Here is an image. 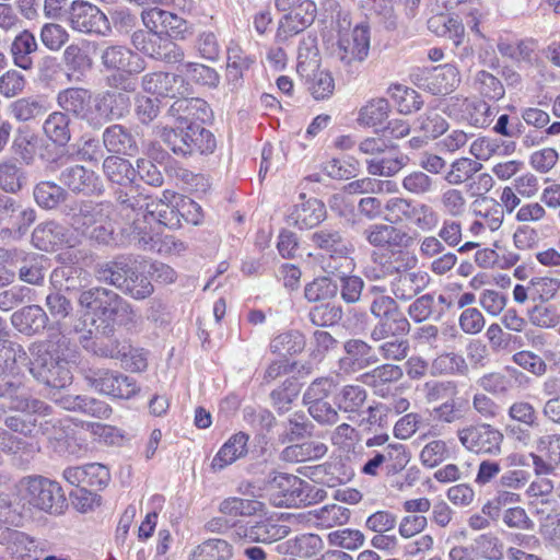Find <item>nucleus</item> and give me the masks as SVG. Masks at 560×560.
I'll return each mask as SVG.
<instances>
[{
  "mask_svg": "<svg viewBox=\"0 0 560 560\" xmlns=\"http://www.w3.org/2000/svg\"><path fill=\"white\" fill-rule=\"evenodd\" d=\"M101 61L106 70L118 71L129 75L141 73L145 69L144 59L122 45L106 47L102 51Z\"/></svg>",
  "mask_w": 560,
  "mask_h": 560,
  "instance_id": "nucleus-16",
  "label": "nucleus"
},
{
  "mask_svg": "<svg viewBox=\"0 0 560 560\" xmlns=\"http://www.w3.org/2000/svg\"><path fill=\"white\" fill-rule=\"evenodd\" d=\"M411 82L432 95H445L453 92L460 82L458 69L450 63L417 69L410 74Z\"/></svg>",
  "mask_w": 560,
  "mask_h": 560,
  "instance_id": "nucleus-11",
  "label": "nucleus"
},
{
  "mask_svg": "<svg viewBox=\"0 0 560 560\" xmlns=\"http://www.w3.org/2000/svg\"><path fill=\"white\" fill-rule=\"evenodd\" d=\"M32 243L44 252H54L63 245L72 246L67 237V229L55 221L39 223L32 233Z\"/></svg>",
  "mask_w": 560,
  "mask_h": 560,
  "instance_id": "nucleus-26",
  "label": "nucleus"
},
{
  "mask_svg": "<svg viewBox=\"0 0 560 560\" xmlns=\"http://www.w3.org/2000/svg\"><path fill=\"white\" fill-rule=\"evenodd\" d=\"M482 164L470 158L462 156L455 159L448 170L445 172L443 178L451 186H459L469 183L476 174L482 168Z\"/></svg>",
  "mask_w": 560,
  "mask_h": 560,
  "instance_id": "nucleus-41",
  "label": "nucleus"
},
{
  "mask_svg": "<svg viewBox=\"0 0 560 560\" xmlns=\"http://www.w3.org/2000/svg\"><path fill=\"white\" fill-rule=\"evenodd\" d=\"M328 451V447L318 441H308L302 444L287 446L282 456L285 460L291 462H307L323 458Z\"/></svg>",
  "mask_w": 560,
  "mask_h": 560,
  "instance_id": "nucleus-55",
  "label": "nucleus"
},
{
  "mask_svg": "<svg viewBox=\"0 0 560 560\" xmlns=\"http://www.w3.org/2000/svg\"><path fill=\"white\" fill-rule=\"evenodd\" d=\"M179 214L177 205L171 206L162 199L145 202L144 217L168 229L180 228Z\"/></svg>",
  "mask_w": 560,
  "mask_h": 560,
  "instance_id": "nucleus-43",
  "label": "nucleus"
},
{
  "mask_svg": "<svg viewBox=\"0 0 560 560\" xmlns=\"http://www.w3.org/2000/svg\"><path fill=\"white\" fill-rule=\"evenodd\" d=\"M407 155L399 152L395 144L394 150H388L386 154L377 158L366 159V171L373 176L392 177L398 174L408 163Z\"/></svg>",
  "mask_w": 560,
  "mask_h": 560,
  "instance_id": "nucleus-31",
  "label": "nucleus"
},
{
  "mask_svg": "<svg viewBox=\"0 0 560 560\" xmlns=\"http://www.w3.org/2000/svg\"><path fill=\"white\" fill-rule=\"evenodd\" d=\"M114 213V207L110 202H83L79 211L72 215L71 224L75 231L83 236L88 235V231L93 229L102 220Z\"/></svg>",
  "mask_w": 560,
  "mask_h": 560,
  "instance_id": "nucleus-25",
  "label": "nucleus"
},
{
  "mask_svg": "<svg viewBox=\"0 0 560 560\" xmlns=\"http://www.w3.org/2000/svg\"><path fill=\"white\" fill-rule=\"evenodd\" d=\"M372 262L380 266L388 277L395 276L398 271L411 269L416 262V257H409L402 250L390 253H373L371 256Z\"/></svg>",
  "mask_w": 560,
  "mask_h": 560,
  "instance_id": "nucleus-46",
  "label": "nucleus"
},
{
  "mask_svg": "<svg viewBox=\"0 0 560 560\" xmlns=\"http://www.w3.org/2000/svg\"><path fill=\"white\" fill-rule=\"evenodd\" d=\"M300 200L287 215V222L290 225L300 230L313 229L326 219L327 211L323 201L317 198L305 199V194L300 195Z\"/></svg>",
  "mask_w": 560,
  "mask_h": 560,
  "instance_id": "nucleus-20",
  "label": "nucleus"
},
{
  "mask_svg": "<svg viewBox=\"0 0 560 560\" xmlns=\"http://www.w3.org/2000/svg\"><path fill=\"white\" fill-rule=\"evenodd\" d=\"M66 21L72 31L84 35L105 37L112 33L107 15L97 5L89 1H72Z\"/></svg>",
  "mask_w": 560,
  "mask_h": 560,
  "instance_id": "nucleus-7",
  "label": "nucleus"
},
{
  "mask_svg": "<svg viewBox=\"0 0 560 560\" xmlns=\"http://www.w3.org/2000/svg\"><path fill=\"white\" fill-rule=\"evenodd\" d=\"M26 176L21 166L14 160L0 163V188L9 194L20 191L25 184Z\"/></svg>",
  "mask_w": 560,
  "mask_h": 560,
  "instance_id": "nucleus-59",
  "label": "nucleus"
},
{
  "mask_svg": "<svg viewBox=\"0 0 560 560\" xmlns=\"http://www.w3.org/2000/svg\"><path fill=\"white\" fill-rule=\"evenodd\" d=\"M448 127L447 120L435 109H427L416 118L413 124V130L430 140L444 135Z\"/></svg>",
  "mask_w": 560,
  "mask_h": 560,
  "instance_id": "nucleus-47",
  "label": "nucleus"
},
{
  "mask_svg": "<svg viewBox=\"0 0 560 560\" xmlns=\"http://www.w3.org/2000/svg\"><path fill=\"white\" fill-rule=\"evenodd\" d=\"M407 224L422 233H431L440 225V214L432 206L415 201Z\"/></svg>",
  "mask_w": 560,
  "mask_h": 560,
  "instance_id": "nucleus-49",
  "label": "nucleus"
},
{
  "mask_svg": "<svg viewBox=\"0 0 560 560\" xmlns=\"http://www.w3.org/2000/svg\"><path fill=\"white\" fill-rule=\"evenodd\" d=\"M31 363L20 343L4 341L0 346V397L9 400L12 410L50 415V405L21 393L24 371H30Z\"/></svg>",
  "mask_w": 560,
  "mask_h": 560,
  "instance_id": "nucleus-1",
  "label": "nucleus"
},
{
  "mask_svg": "<svg viewBox=\"0 0 560 560\" xmlns=\"http://www.w3.org/2000/svg\"><path fill=\"white\" fill-rule=\"evenodd\" d=\"M158 133L167 148L182 156L196 153L209 154L217 145L210 130L191 121L188 125H177L175 128L162 127Z\"/></svg>",
  "mask_w": 560,
  "mask_h": 560,
  "instance_id": "nucleus-3",
  "label": "nucleus"
},
{
  "mask_svg": "<svg viewBox=\"0 0 560 560\" xmlns=\"http://www.w3.org/2000/svg\"><path fill=\"white\" fill-rule=\"evenodd\" d=\"M234 533L250 542L272 544L285 538L291 528L279 520L267 517L252 525L237 526Z\"/></svg>",
  "mask_w": 560,
  "mask_h": 560,
  "instance_id": "nucleus-18",
  "label": "nucleus"
},
{
  "mask_svg": "<svg viewBox=\"0 0 560 560\" xmlns=\"http://www.w3.org/2000/svg\"><path fill=\"white\" fill-rule=\"evenodd\" d=\"M79 342L83 349L94 355L101 358H109L118 360L119 357L125 354L128 349L126 340L119 341L102 335H93L91 330L83 332L79 337Z\"/></svg>",
  "mask_w": 560,
  "mask_h": 560,
  "instance_id": "nucleus-27",
  "label": "nucleus"
},
{
  "mask_svg": "<svg viewBox=\"0 0 560 560\" xmlns=\"http://www.w3.org/2000/svg\"><path fill=\"white\" fill-rule=\"evenodd\" d=\"M306 346L305 336L300 330H287L276 335L269 342V351L280 358L301 353Z\"/></svg>",
  "mask_w": 560,
  "mask_h": 560,
  "instance_id": "nucleus-39",
  "label": "nucleus"
},
{
  "mask_svg": "<svg viewBox=\"0 0 560 560\" xmlns=\"http://www.w3.org/2000/svg\"><path fill=\"white\" fill-rule=\"evenodd\" d=\"M130 97L125 92L105 91L94 97L93 129H100L106 122L126 116L130 109Z\"/></svg>",
  "mask_w": 560,
  "mask_h": 560,
  "instance_id": "nucleus-15",
  "label": "nucleus"
},
{
  "mask_svg": "<svg viewBox=\"0 0 560 560\" xmlns=\"http://www.w3.org/2000/svg\"><path fill=\"white\" fill-rule=\"evenodd\" d=\"M62 476L68 483L78 489L93 490H102L110 479L108 468L98 463L67 467Z\"/></svg>",
  "mask_w": 560,
  "mask_h": 560,
  "instance_id": "nucleus-17",
  "label": "nucleus"
},
{
  "mask_svg": "<svg viewBox=\"0 0 560 560\" xmlns=\"http://www.w3.org/2000/svg\"><path fill=\"white\" fill-rule=\"evenodd\" d=\"M61 354L62 358L47 349L32 361L30 373L36 381L48 387L58 389L67 387L72 383V373L65 353Z\"/></svg>",
  "mask_w": 560,
  "mask_h": 560,
  "instance_id": "nucleus-10",
  "label": "nucleus"
},
{
  "mask_svg": "<svg viewBox=\"0 0 560 560\" xmlns=\"http://www.w3.org/2000/svg\"><path fill=\"white\" fill-rule=\"evenodd\" d=\"M94 97L89 89L70 86L57 93L56 102L68 116L72 115L93 128Z\"/></svg>",
  "mask_w": 560,
  "mask_h": 560,
  "instance_id": "nucleus-14",
  "label": "nucleus"
},
{
  "mask_svg": "<svg viewBox=\"0 0 560 560\" xmlns=\"http://www.w3.org/2000/svg\"><path fill=\"white\" fill-rule=\"evenodd\" d=\"M388 91L401 114L408 115L418 112L423 105L421 95L411 88L395 84Z\"/></svg>",
  "mask_w": 560,
  "mask_h": 560,
  "instance_id": "nucleus-60",
  "label": "nucleus"
},
{
  "mask_svg": "<svg viewBox=\"0 0 560 560\" xmlns=\"http://www.w3.org/2000/svg\"><path fill=\"white\" fill-rule=\"evenodd\" d=\"M115 200L121 211H130L135 217H139V211L145 209L148 197L140 194L131 183L115 190Z\"/></svg>",
  "mask_w": 560,
  "mask_h": 560,
  "instance_id": "nucleus-62",
  "label": "nucleus"
},
{
  "mask_svg": "<svg viewBox=\"0 0 560 560\" xmlns=\"http://www.w3.org/2000/svg\"><path fill=\"white\" fill-rule=\"evenodd\" d=\"M410 455L404 444H387L382 451L375 452L362 466L361 472L377 476L384 470L387 476L400 472L409 463Z\"/></svg>",
  "mask_w": 560,
  "mask_h": 560,
  "instance_id": "nucleus-13",
  "label": "nucleus"
},
{
  "mask_svg": "<svg viewBox=\"0 0 560 560\" xmlns=\"http://www.w3.org/2000/svg\"><path fill=\"white\" fill-rule=\"evenodd\" d=\"M16 489L20 498L28 505L50 514L61 513L66 500L58 482L32 475L21 478Z\"/></svg>",
  "mask_w": 560,
  "mask_h": 560,
  "instance_id": "nucleus-4",
  "label": "nucleus"
},
{
  "mask_svg": "<svg viewBox=\"0 0 560 560\" xmlns=\"http://www.w3.org/2000/svg\"><path fill=\"white\" fill-rule=\"evenodd\" d=\"M226 55V79L234 86H237L243 79L244 72L255 62V58L246 54L235 42L229 44Z\"/></svg>",
  "mask_w": 560,
  "mask_h": 560,
  "instance_id": "nucleus-38",
  "label": "nucleus"
},
{
  "mask_svg": "<svg viewBox=\"0 0 560 560\" xmlns=\"http://www.w3.org/2000/svg\"><path fill=\"white\" fill-rule=\"evenodd\" d=\"M232 546L224 539H208L198 545L190 553V560H230Z\"/></svg>",
  "mask_w": 560,
  "mask_h": 560,
  "instance_id": "nucleus-52",
  "label": "nucleus"
},
{
  "mask_svg": "<svg viewBox=\"0 0 560 560\" xmlns=\"http://www.w3.org/2000/svg\"><path fill=\"white\" fill-rule=\"evenodd\" d=\"M142 89L153 95L175 98L187 92L182 74L158 71L142 77Z\"/></svg>",
  "mask_w": 560,
  "mask_h": 560,
  "instance_id": "nucleus-22",
  "label": "nucleus"
},
{
  "mask_svg": "<svg viewBox=\"0 0 560 560\" xmlns=\"http://www.w3.org/2000/svg\"><path fill=\"white\" fill-rule=\"evenodd\" d=\"M33 194L37 205L45 209L56 208L67 197L65 189L52 182L38 183Z\"/></svg>",
  "mask_w": 560,
  "mask_h": 560,
  "instance_id": "nucleus-64",
  "label": "nucleus"
},
{
  "mask_svg": "<svg viewBox=\"0 0 560 560\" xmlns=\"http://www.w3.org/2000/svg\"><path fill=\"white\" fill-rule=\"evenodd\" d=\"M63 408L91 417L107 418L112 408L104 401L89 396L68 397L62 400Z\"/></svg>",
  "mask_w": 560,
  "mask_h": 560,
  "instance_id": "nucleus-48",
  "label": "nucleus"
},
{
  "mask_svg": "<svg viewBox=\"0 0 560 560\" xmlns=\"http://www.w3.org/2000/svg\"><path fill=\"white\" fill-rule=\"evenodd\" d=\"M70 118L63 112H54L45 120V135L58 145H66L71 139Z\"/></svg>",
  "mask_w": 560,
  "mask_h": 560,
  "instance_id": "nucleus-53",
  "label": "nucleus"
},
{
  "mask_svg": "<svg viewBox=\"0 0 560 560\" xmlns=\"http://www.w3.org/2000/svg\"><path fill=\"white\" fill-rule=\"evenodd\" d=\"M152 221L150 218L144 217V212L142 213V219L139 217H135L132 219V224L125 229L122 228V233H126L129 243H133L141 249L144 250H153L156 245V241L154 240V235L148 229V224Z\"/></svg>",
  "mask_w": 560,
  "mask_h": 560,
  "instance_id": "nucleus-51",
  "label": "nucleus"
},
{
  "mask_svg": "<svg viewBox=\"0 0 560 560\" xmlns=\"http://www.w3.org/2000/svg\"><path fill=\"white\" fill-rule=\"evenodd\" d=\"M38 50V43L30 30L19 32L10 45L13 65L22 70H31L34 66L33 54Z\"/></svg>",
  "mask_w": 560,
  "mask_h": 560,
  "instance_id": "nucleus-30",
  "label": "nucleus"
},
{
  "mask_svg": "<svg viewBox=\"0 0 560 560\" xmlns=\"http://www.w3.org/2000/svg\"><path fill=\"white\" fill-rule=\"evenodd\" d=\"M61 60L68 70V81H72L74 77L79 79V75H83L93 63L89 54L79 44L74 43L65 48Z\"/></svg>",
  "mask_w": 560,
  "mask_h": 560,
  "instance_id": "nucleus-42",
  "label": "nucleus"
},
{
  "mask_svg": "<svg viewBox=\"0 0 560 560\" xmlns=\"http://www.w3.org/2000/svg\"><path fill=\"white\" fill-rule=\"evenodd\" d=\"M499 54L517 65L533 66L536 60V43L533 39L500 37L497 43Z\"/></svg>",
  "mask_w": 560,
  "mask_h": 560,
  "instance_id": "nucleus-28",
  "label": "nucleus"
},
{
  "mask_svg": "<svg viewBox=\"0 0 560 560\" xmlns=\"http://www.w3.org/2000/svg\"><path fill=\"white\" fill-rule=\"evenodd\" d=\"M175 98L168 108V115L176 119L177 125H188L190 121L196 124L210 121L212 110L205 100L188 98L184 95H178Z\"/></svg>",
  "mask_w": 560,
  "mask_h": 560,
  "instance_id": "nucleus-21",
  "label": "nucleus"
},
{
  "mask_svg": "<svg viewBox=\"0 0 560 560\" xmlns=\"http://www.w3.org/2000/svg\"><path fill=\"white\" fill-rule=\"evenodd\" d=\"M370 313L377 319L370 332V338L374 342L390 337H406L410 332L411 325L398 303Z\"/></svg>",
  "mask_w": 560,
  "mask_h": 560,
  "instance_id": "nucleus-12",
  "label": "nucleus"
},
{
  "mask_svg": "<svg viewBox=\"0 0 560 560\" xmlns=\"http://www.w3.org/2000/svg\"><path fill=\"white\" fill-rule=\"evenodd\" d=\"M521 501L522 497L520 493L505 490L495 486L494 495L482 505L481 512L491 521L495 522L500 518L501 513L505 509L512 508L511 505H515Z\"/></svg>",
  "mask_w": 560,
  "mask_h": 560,
  "instance_id": "nucleus-50",
  "label": "nucleus"
},
{
  "mask_svg": "<svg viewBox=\"0 0 560 560\" xmlns=\"http://www.w3.org/2000/svg\"><path fill=\"white\" fill-rule=\"evenodd\" d=\"M457 439L468 452L478 455L497 456L501 454L503 433L486 422L472 423L457 429Z\"/></svg>",
  "mask_w": 560,
  "mask_h": 560,
  "instance_id": "nucleus-6",
  "label": "nucleus"
},
{
  "mask_svg": "<svg viewBox=\"0 0 560 560\" xmlns=\"http://www.w3.org/2000/svg\"><path fill=\"white\" fill-rule=\"evenodd\" d=\"M312 244L327 254H347L353 253L352 243L346 240L340 230L322 228L313 232L310 236Z\"/></svg>",
  "mask_w": 560,
  "mask_h": 560,
  "instance_id": "nucleus-33",
  "label": "nucleus"
},
{
  "mask_svg": "<svg viewBox=\"0 0 560 560\" xmlns=\"http://www.w3.org/2000/svg\"><path fill=\"white\" fill-rule=\"evenodd\" d=\"M103 172L108 180L119 186L131 184L136 178V170L132 164L117 155H109L103 161Z\"/></svg>",
  "mask_w": 560,
  "mask_h": 560,
  "instance_id": "nucleus-45",
  "label": "nucleus"
},
{
  "mask_svg": "<svg viewBox=\"0 0 560 560\" xmlns=\"http://www.w3.org/2000/svg\"><path fill=\"white\" fill-rule=\"evenodd\" d=\"M48 323V316L39 305H27L15 311L11 316L12 326L26 336L43 331Z\"/></svg>",
  "mask_w": 560,
  "mask_h": 560,
  "instance_id": "nucleus-29",
  "label": "nucleus"
},
{
  "mask_svg": "<svg viewBox=\"0 0 560 560\" xmlns=\"http://www.w3.org/2000/svg\"><path fill=\"white\" fill-rule=\"evenodd\" d=\"M443 112L450 118L476 128L490 126L495 116V108L485 100L459 96L451 97Z\"/></svg>",
  "mask_w": 560,
  "mask_h": 560,
  "instance_id": "nucleus-9",
  "label": "nucleus"
},
{
  "mask_svg": "<svg viewBox=\"0 0 560 560\" xmlns=\"http://www.w3.org/2000/svg\"><path fill=\"white\" fill-rule=\"evenodd\" d=\"M362 235L371 246L377 248H402L412 242V237L405 230L387 223L370 224Z\"/></svg>",
  "mask_w": 560,
  "mask_h": 560,
  "instance_id": "nucleus-19",
  "label": "nucleus"
},
{
  "mask_svg": "<svg viewBox=\"0 0 560 560\" xmlns=\"http://www.w3.org/2000/svg\"><path fill=\"white\" fill-rule=\"evenodd\" d=\"M4 548L5 551L16 560H38L39 552L42 551L38 541L34 537L14 528Z\"/></svg>",
  "mask_w": 560,
  "mask_h": 560,
  "instance_id": "nucleus-35",
  "label": "nucleus"
},
{
  "mask_svg": "<svg viewBox=\"0 0 560 560\" xmlns=\"http://www.w3.org/2000/svg\"><path fill=\"white\" fill-rule=\"evenodd\" d=\"M471 549L485 560L504 558V542L493 533L478 535L472 541Z\"/></svg>",
  "mask_w": 560,
  "mask_h": 560,
  "instance_id": "nucleus-56",
  "label": "nucleus"
},
{
  "mask_svg": "<svg viewBox=\"0 0 560 560\" xmlns=\"http://www.w3.org/2000/svg\"><path fill=\"white\" fill-rule=\"evenodd\" d=\"M249 436L244 432L233 434L219 450L211 462L214 471L222 470L238 458L244 457L247 452Z\"/></svg>",
  "mask_w": 560,
  "mask_h": 560,
  "instance_id": "nucleus-32",
  "label": "nucleus"
},
{
  "mask_svg": "<svg viewBox=\"0 0 560 560\" xmlns=\"http://www.w3.org/2000/svg\"><path fill=\"white\" fill-rule=\"evenodd\" d=\"M474 89L490 101H499L504 97L505 90L502 82L492 73L480 70L474 77Z\"/></svg>",
  "mask_w": 560,
  "mask_h": 560,
  "instance_id": "nucleus-63",
  "label": "nucleus"
},
{
  "mask_svg": "<svg viewBox=\"0 0 560 560\" xmlns=\"http://www.w3.org/2000/svg\"><path fill=\"white\" fill-rule=\"evenodd\" d=\"M306 85L315 100L329 97L335 89L334 78L328 71L317 68H308L304 75Z\"/></svg>",
  "mask_w": 560,
  "mask_h": 560,
  "instance_id": "nucleus-54",
  "label": "nucleus"
},
{
  "mask_svg": "<svg viewBox=\"0 0 560 560\" xmlns=\"http://www.w3.org/2000/svg\"><path fill=\"white\" fill-rule=\"evenodd\" d=\"M370 44V26L360 23L349 33L340 34L334 55L347 72H354L368 58Z\"/></svg>",
  "mask_w": 560,
  "mask_h": 560,
  "instance_id": "nucleus-5",
  "label": "nucleus"
},
{
  "mask_svg": "<svg viewBox=\"0 0 560 560\" xmlns=\"http://www.w3.org/2000/svg\"><path fill=\"white\" fill-rule=\"evenodd\" d=\"M424 278L419 271H398L390 281V292L397 300H410L423 289Z\"/></svg>",
  "mask_w": 560,
  "mask_h": 560,
  "instance_id": "nucleus-36",
  "label": "nucleus"
},
{
  "mask_svg": "<svg viewBox=\"0 0 560 560\" xmlns=\"http://www.w3.org/2000/svg\"><path fill=\"white\" fill-rule=\"evenodd\" d=\"M60 182L73 192L84 195H100L102 192V180L95 172L82 165H71L61 171Z\"/></svg>",
  "mask_w": 560,
  "mask_h": 560,
  "instance_id": "nucleus-24",
  "label": "nucleus"
},
{
  "mask_svg": "<svg viewBox=\"0 0 560 560\" xmlns=\"http://www.w3.org/2000/svg\"><path fill=\"white\" fill-rule=\"evenodd\" d=\"M389 114V104L386 98H373L359 112L357 121L361 126L375 127L382 124Z\"/></svg>",
  "mask_w": 560,
  "mask_h": 560,
  "instance_id": "nucleus-61",
  "label": "nucleus"
},
{
  "mask_svg": "<svg viewBox=\"0 0 560 560\" xmlns=\"http://www.w3.org/2000/svg\"><path fill=\"white\" fill-rule=\"evenodd\" d=\"M368 392L361 385L348 384L341 386L334 395V404L345 413H359L366 402Z\"/></svg>",
  "mask_w": 560,
  "mask_h": 560,
  "instance_id": "nucleus-40",
  "label": "nucleus"
},
{
  "mask_svg": "<svg viewBox=\"0 0 560 560\" xmlns=\"http://www.w3.org/2000/svg\"><path fill=\"white\" fill-rule=\"evenodd\" d=\"M118 298L119 295L112 290L95 287L82 291L78 302L88 314L96 316L106 323Z\"/></svg>",
  "mask_w": 560,
  "mask_h": 560,
  "instance_id": "nucleus-23",
  "label": "nucleus"
},
{
  "mask_svg": "<svg viewBox=\"0 0 560 560\" xmlns=\"http://www.w3.org/2000/svg\"><path fill=\"white\" fill-rule=\"evenodd\" d=\"M431 370L435 375H466L468 365L462 354L445 352L433 360Z\"/></svg>",
  "mask_w": 560,
  "mask_h": 560,
  "instance_id": "nucleus-58",
  "label": "nucleus"
},
{
  "mask_svg": "<svg viewBox=\"0 0 560 560\" xmlns=\"http://www.w3.org/2000/svg\"><path fill=\"white\" fill-rule=\"evenodd\" d=\"M522 373L514 368H506V374L501 372H491L482 375L477 384L485 392L495 396L506 395L513 387L512 378H517Z\"/></svg>",
  "mask_w": 560,
  "mask_h": 560,
  "instance_id": "nucleus-44",
  "label": "nucleus"
},
{
  "mask_svg": "<svg viewBox=\"0 0 560 560\" xmlns=\"http://www.w3.org/2000/svg\"><path fill=\"white\" fill-rule=\"evenodd\" d=\"M131 266L128 258L117 257L114 260L97 264L95 276L100 282L114 285L122 291V285L127 281Z\"/></svg>",
  "mask_w": 560,
  "mask_h": 560,
  "instance_id": "nucleus-37",
  "label": "nucleus"
},
{
  "mask_svg": "<svg viewBox=\"0 0 560 560\" xmlns=\"http://www.w3.org/2000/svg\"><path fill=\"white\" fill-rule=\"evenodd\" d=\"M88 384L96 392L115 399H131L140 392L135 377L107 369L90 370Z\"/></svg>",
  "mask_w": 560,
  "mask_h": 560,
  "instance_id": "nucleus-8",
  "label": "nucleus"
},
{
  "mask_svg": "<svg viewBox=\"0 0 560 560\" xmlns=\"http://www.w3.org/2000/svg\"><path fill=\"white\" fill-rule=\"evenodd\" d=\"M103 143L108 152L135 155L138 152L137 141L131 131L122 125H112L103 132Z\"/></svg>",
  "mask_w": 560,
  "mask_h": 560,
  "instance_id": "nucleus-34",
  "label": "nucleus"
},
{
  "mask_svg": "<svg viewBox=\"0 0 560 560\" xmlns=\"http://www.w3.org/2000/svg\"><path fill=\"white\" fill-rule=\"evenodd\" d=\"M404 376V370L396 364L384 363L362 375V382L372 387L378 388L386 384L396 383Z\"/></svg>",
  "mask_w": 560,
  "mask_h": 560,
  "instance_id": "nucleus-57",
  "label": "nucleus"
},
{
  "mask_svg": "<svg viewBox=\"0 0 560 560\" xmlns=\"http://www.w3.org/2000/svg\"><path fill=\"white\" fill-rule=\"evenodd\" d=\"M267 487L276 506H306L322 501L326 494L311 482L285 472H275Z\"/></svg>",
  "mask_w": 560,
  "mask_h": 560,
  "instance_id": "nucleus-2",
  "label": "nucleus"
}]
</instances>
